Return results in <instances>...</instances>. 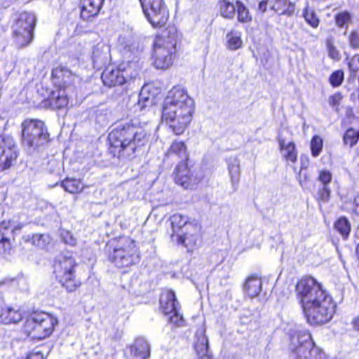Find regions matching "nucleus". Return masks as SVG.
I'll return each mask as SVG.
<instances>
[{"mask_svg": "<svg viewBox=\"0 0 359 359\" xmlns=\"http://www.w3.org/2000/svg\"><path fill=\"white\" fill-rule=\"evenodd\" d=\"M323 148V140L318 135L313 136L311 142V154L314 157L320 155Z\"/></svg>", "mask_w": 359, "mask_h": 359, "instance_id": "nucleus-40", "label": "nucleus"}, {"mask_svg": "<svg viewBox=\"0 0 359 359\" xmlns=\"http://www.w3.org/2000/svg\"><path fill=\"white\" fill-rule=\"evenodd\" d=\"M160 304L165 315L171 314L173 311L180 309L179 303L172 290L163 292L160 299Z\"/></svg>", "mask_w": 359, "mask_h": 359, "instance_id": "nucleus-21", "label": "nucleus"}, {"mask_svg": "<svg viewBox=\"0 0 359 359\" xmlns=\"http://www.w3.org/2000/svg\"><path fill=\"white\" fill-rule=\"evenodd\" d=\"M144 15L154 27H162L169 18V12L163 0H139Z\"/></svg>", "mask_w": 359, "mask_h": 359, "instance_id": "nucleus-13", "label": "nucleus"}, {"mask_svg": "<svg viewBox=\"0 0 359 359\" xmlns=\"http://www.w3.org/2000/svg\"><path fill=\"white\" fill-rule=\"evenodd\" d=\"M351 325L354 330L359 331V314L353 318Z\"/></svg>", "mask_w": 359, "mask_h": 359, "instance_id": "nucleus-55", "label": "nucleus"}, {"mask_svg": "<svg viewBox=\"0 0 359 359\" xmlns=\"http://www.w3.org/2000/svg\"><path fill=\"white\" fill-rule=\"evenodd\" d=\"M236 6L229 0H220L218 2L219 13L224 18L231 19L233 18Z\"/></svg>", "mask_w": 359, "mask_h": 359, "instance_id": "nucleus-30", "label": "nucleus"}, {"mask_svg": "<svg viewBox=\"0 0 359 359\" xmlns=\"http://www.w3.org/2000/svg\"><path fill=\"white\" fill-rule=\"evenodd\" d=\"M241 32L237 30H231L226 36V47L231 50H236L243 46Z\"/></svg>", "mask_w": 359, "mask_h": 359, "instance_id": "nucleus-29", "label": "nucleus"}, {"mask_svg": "<svg viewBox=\"0 0 359 359\" xmlns=\"http://www.w3.org/2000/svg\"><path fill=\"white\" fill-rule=\"evenodd\" d=\"M149 138V135L146 130L137 123H121L108 135L109 151L118 158H130L147 144Z\"/></svg>", "mask_w": 359, "mask_h": 359, "instance_id": "nucleus-2", "label": "nucleus"}, {"mask_svg": "<svg viewBox=\"0 0 359 359\" xmlns=\"http://www.w3.org/2000/svg\"><path fill=\"white\" fill-rule=\"evenodd\" d=\"M64 189L71 194L78 193L82 191L83 184L79 180L66 178L61 183Z\"/></svg>", "mask_w": 359, "mask_h": 359, "instance_id": "nucleus-31", "label": "nucleus"}, {"mask_svg": "<svg viewBox=\"0 0 359 359\" xmlns=\"http://www.w3.org/2000/svg\"><path fill=\"white\" fill-rule=\"evenodd\" d=\"M262 281L257 276H249L244 285V291L250 298L257 297L262 291Z\"/></svg>", "mask_w": 359, "mask_h": 359, "instance_id": "nucleus-25", "label": "nucleus"}, {"mask_svg": "<svg viewBox=\"0 0 359 359\" xmlns=\"http://www.w3.org/2000/svg\"><path fill=\"white\" fill-rule=\"evenodd\" d=\"M194 109L184 108L174 114L166 115L162 113V121L172 130L175 135L184 133L192 120Z\"/></svg>", "mask_w": 359, "mask_h": 359, "instance_id": "nucleus-14", "label": "nucleus"}, {"mask_svg": "<svg viewBox=\"0 0 359 359\" xmlns=\"http://www.w3.org/2000/svg\"><path fill=\"white\" fill-rule=\"evenodd\" d=\"M14 68L13 63L7 60H0V82L7 79Z\"/></svg>", "mask_w": 359, "mask_h": 359, "instance_id": "nucleus-36", "label": "nucleus"}, {"mask_svg": "<svg viewBox=\"0 0 359 359\" xmlns=\"http://www.w3.org/2000/svg\"><path fill=\"white\" fill-rule=\"evenodd\" d=\"M148 90V88L144 86L142 88L140 94V99L138 104L141 105L142 108L146 107L149 104L152 103V100H150L149 97L145 95V93Z\"/></svg>", "mask_w": 359, "mask_h": 359, "instance_id": "nucleus-48", "label": "nucleus"}, {"mask_svg": "<svg viewBox=\"0 0 359 359\" xmlns=\"http://www.w3.org/2000/svg\"><path fill=\"white\" fill-rule=\"evenodd\" d=\"M334 229L343 236V238H346L351 231V224L346 217H341L334 223Z\"/></svg>", "mask_w": 359, "mask_h": 359, "instance_id": "nucleus-34", "label": "nucleus"}, {"mask_svg": "<svg viewBox=\"0 0 359 359\" xmlns=\"http://www.w3.org/2000/svg\"><path fill=\"white\" fill-rule=\"evenodd\" d=\"M13 283V280H1V281H0V289H1V288L2 289L6 288L9 285H11Z\"/></svg>", "mask_w": 359, "mask_h": 359, "instance_id": "nucleus-58", "label": "nucleus"}, {"mask_svg": "<svg viewBox=\"0 0 359 359\" xmlns=\"http://www.w3.org/2000/svg\"><path fill=\"white\" fill-rule=\"evenodd\" d=\"M332 178V173L327 170H322L319 172L318 180L323 186H328Z\"/></svg>", "mask_w": 359, "mask_h": 359, "instance_id": "nucleus-45", "label": "nucleus"}, {"mask_svg": "<svg viewBox=\"0 0 359 359\" xmlns=\"http://www.w3.org/2000/svg\"><path fill=\"white\" fill-rule=\"evenodd\" d=\"M290 348L296 359H321L323 353L315 346L311 335L306 329L295 330L291 334Z\"/></svg>", "mask_w": 359, "mask_h": 359, "instance_id": "nucleus-7", "label": "nucleus"}, {"mask_svg": "<svg viewBox=\"0 0 359 359\" xmlns=\"http://www.w3.org/2000/svg\"><path fill=\"white\" fill-rule=\"evenodd\" d=\"M200 359H213L208 353V347H205V351L196 350Z\"/></svg>", "mask_w": 359, "mask_h": 359, "instance_id": "nucleus-52", "label": "nucleus"}, {"mask_svg": "<svg viewBox=\"0 0 359 359\" xmlns=\"http://www.w3.org/2000/svg\"><path fill=\"white\" fill-rule=\"evenodd\" d=\"M196 224L194 222H189L188 217L185 215L175 214L171 217L172 235L183 233L184 231H189V225L194 226Z\"/></svg>", "mask_w": 359, "mask_h": 359, "instance_id": "nucleus-24", "label": "nucleus"}, {"mask_svg": "<svg viewBox=\"0 0 359 359\" xmlns=\"http://www.w3.org/2000/svg\"><path fill=\"white\" fill-rule=\"evenodd\" d=\"M353 211L359 215V194L355 197L353 201Z\"/></svg>", "mask_w": 359, "mask_h": 359, "instance_id": "nucleus-54", "label": "nucleus"}, {"mask_svg": "<svg viewBox=\"0 0 359 359\" xmlns=\"http://www.w3.org/2000/svg\"><path fill=\"white\" fill-rule=\"evenodd\" d=\"M348 65L351 73H357L359 71V55H355L351 57Z\"/></svg>", "mask_w": 359, "mask_h": 359, "instance_id": "nucleus-50", "label": "nucleus"}, {"mask_svg": "<svg viewBox=\"0 0 359 359\" xmlns=\"http://www.w3.org/2000/svg\"><path fill=\"white\" fill-rule=\"evenodd\" d=\"M126 355L128 359H149L150 345L144 338H137L133 344L127 346Z\"/></svg>", "mask_w": 359, "mask_h": 359, "instance_id": "nucleus-19", "label": "nucleus"}, {"mask_svg": "<svg viewBox=\"0 0 359 359\" xmlns=\"http://www.w3.org/2000/svg\"><path fill=\"white\" fill-rule=\"evenodd\" d=\"M175 170V180L176 183L185 189L191 188L201 180V177L194 175L185 162H180Z\"/></svg>", "mask_w": 359, "mask_h": 359, "instance_id": "nucleus-18", "label": "nucleus"}, {"mask_svg": "<svg viewBox=\"0 0 359 359\" xmlns=\"http://www.w3.org/2000/svg\"><path fill=\"white\" fill-rule=\"evenodd\" d=\"M177 39V32L174 27L156 36L154 43V65L156 69H165L172 65Z\"/></svg>", "mask_w": 359, "mask_h": 359, "instance_id": "nucleus-6", "label": "nucleus"}, {"mask_svg": "<svg viewBox=\"0 0 359 359\" xmlns=\"http://www.w3.org/2000/svg\"><path fill=\"white\" fill-rule=\"evenodd\" d=\"M179 310L173 311L169 317V321L177 327L182 326L184 323L183 317L180 314Z\"/></svg>", "mask_w": 359, "mask_h": 359, "instance_id": "nucleus-46", "label": "nucleus"}, {"mask_svg": "<svg viewBox=\"0 0 359 359\" xmlns=\"http://www.w3.org/2000/svg\"><path fill=\"white\" fill-rule=\"evenodd\" d=\"M22 143L28 147L43 144L48 137L44 123L39 119H26L22 123Z\"/></svg>", "mask_w": 359, "mask_h": 359, "instance_id": "nucleus-10", "label": "nucleus"}, {"mask_svg": "<svg viewBox=\"0 0 359 359\" xmlns=\"http://www.w3.org/2000/svg\"><path fill=\"white\" fill-rule=\"evenodd\" d=\"M26 359H43L42 353L39 352L31 353Z\"/></svg>", "mask_w": 359, "mask_h": 359, "instance_id": "nucleus-56", "label": "nucleus"}, {"mask_svg": "<svg viewBox=\"0 0 359 359\" xmlns=\"http://www.w3.org/2000/svg\"><path fill=\"white\" fill-rule=\"evenodd\" d=\"M76 262L73 257L61 256L54 264V273L56 278L68 292H73L80 286V282L75 278Z\"/></svg>", "mask_w": 359, "mask_h": 359, "instance_id": "nucleus-9", "label": "nucleus"}, {"mask_svg": "<svg viewBox=\"0 0 359 359\" xmlns=\"http://www.w3.org/2000/svg\"><path fill=\"white\" fill-rule=\"evenodd\" d=\"M278 142L282 156L287 161L295 163L297 159V151L294 143L293 142H285L282 139H279Z\"/></svg>", "mask_w": 359, "mask_h": 359, "instance_id": "nucleus-26", "label": "nucleus"}, {"mask_svg": "<svg viewBox=\"0 0 359 359\" xmlns=\"http://www.w3.org/2000/svg\"><path fill=\"white\" fill-rule=\"evenodd\" d=\"M108 258L118 268L128 267L140 260V252L134 240L123 236L108 244Z\"/></svg>", "mask_w": 359, "mask_h": 359, "instance_id": "nucleus-5", "label": "nucleus"}, {"mask_svg": "<svg viewBox=\"0 0 359 359\" xmlns=\"http://www.w3.org/2000/svg\"><path fill=\"white\" fill-rule=\"evenodd\" d=\"M227 168L231 184L235 187L238 183L241 174L240 161L238 157L231 156L227 159Z\"/></svg>", "mask_w": 359, "mask_h": 359, "instance_id": "nucleus-28", "label": "nucleus"}, {"mask_svg": "<svg viewBox=\"0 0 359 359\" xmlns=\"http://www.w3.org/2000/svg\"><path fill=\"white\" fill-rule=\"evenodd\" d=\"M35 23L36 17L33 13L24 12L19 15L13 27L15 41L19 47H24L31 43Z\"/></svg>", "mask_w": 359, "mask_h": 359, "instance_id": "nucleus-11", "label": "nucleus"}, {"mask_svg": "<svg viewBox=\"0 0 359 359\" xmlns=\"http://www.w3.org/2000/svg\"><path fill=\"white\" fill-rule=\"evenodd\" d=\"M8 319L6 318L5 324L17 323L22 318V314L20 311L9 308V314H8Z\"/></svg>", "mask_w": 359, "mask_h": 359, "instance_id": "nucleus-44", "label": "nucleus"}, {"mask_svg": "<svg viewBox=\"0 0 359 359\" xmlns=\"http://www.w3.org/2000/svg\"><path fill=\"white\" fill-rule=\"evenodd\" d=\"M91 59L95 68H101L107 64L111 59L109 46L103 41L93 46Z\"/></svg>", "mask_w": 359, "mask_h": 359, "instance_id": "nucleus-20", "label": "nucleus"}, {"mask_svg": "<svg viewBox=\"0 0 359 359\" xmlns=\"http://www.w3.org/2000/svg\"><path fill=\"white\" fill-rule=\"evenodd\" d=\"M167 158H176L180 162H185L189 157L187 148L185 143L182 141H173L170 148L165 153Z\"/></svg>", "mask_w": 359, "mask_h": 359, "instance_id": "nucleus-23", "label": "nucleus"}, {"mask_svg": "<svg viewBox=\"0 0 359 359\" xmlns=\"http://www.w3.org/2000/svg\"><path fill=\"white\" fill-rule=\"evenodd\" d=\"M23 224L13 220H4L0 223V249L5 252L11 248V236L17 234Z\"/></svg>", "mask_w": 359, "mask_h": 359, "instance_id": "nucleus-16", "label": "nucleus"}, {"mask_svg": "<svg viewBox=\"0 0 359 359\" xmlns=\"http://www.w3.org/2000/svg\"><path fill=\"white\" fill-rule=\"evenodd\" d=\"M18 156V147L9 136L0 137V172L13 165Z\"/></svg>", "mask_w": 359, "mask_h": 359, "instance_id": "nucleus-15", "label": "nucleus"}, {"mask_svg": "<svg viewBox=\"0 0 359 359\" xmlns=\"http://www.w3.org/2000/svg\"><path fill=\"white\" fill-rule=\"evenodd\" d=\"M273 1L274 0H268V1L269 2V4H272L273 3Z\"/></svg>", "mask_w": 359, "mask_h": 359, "instance_id": "nucleus-60", "label": "nucleus"}, {"mask_svg": "<svg viewBox=\"0 0 359 359\" xmlns=\"http://www.w3.org/2000/svg\"><path fill=\"white\" fill-rule=\"evenodd\" d=\"M344 80V72L341 70L334 72L330 76V84L334 87L340 86Z\"/></svg>", "mask_w": 359, "mask_h": 359, "instance_id": "nucleus-42", "label": "nucleus"}, {"mask_svg": "<svg viewBox=\"0 0 359 359\" xmlns=\"http://www.w3.org/2000/svg\"><path fill=\"white\" fill-rule=\"evenodd\" d=\"M27 241H31L32 244L40 248H45L50 241V236L48 234H34L29 238L27 237Z\"/></svg>", "mask_w": 359, "mask_h": 359, "instance_id": "nucleus-35", "label": "nucleus"}, {"mask_svg": "<svg viewBox=\"0 0 359 359\" xmlns=\"http://www.w3.org/2000/svg\"><path fill=\"white\" fill-rule=\"evenodd\" d=\"M351 20V14L347 11L340 12L335 15V22L339 27H347Z\"/></svg>", "mask_w": 359, "mask_h": 359, "instance_id": "nucleus-39", "label": "nucleus"}, {"mask_svg": "<svg viewBox=\"0 0 359 359\" xmlns=\"http://www.w3.org/2000/svg\"><path fill=\"white\" fill-rule=\"evenodd\" d=\"M194 109V102L187 94V91L179 87H174L168 91L165 97L162 113L166 115H171L177 111L183 110L184 108Z\"/></svg>", "mask_w": 359, "mask_h": 359, "instance_id": "nucleus-12", "label": "nucleus"}, {"mask_svg": "<svg viewBox=\"0 0 359 359\" xmlns=\"http://www.w3.org/2000/svg\"><path fill=\"white\" fill-rule=\"evenodd\" d=\"M57 323V319L47 313L34 312L27 318L23 329L28 336L41 340L52 334Z\"/></svg>", "mask_w": 359, "mask_h": 359, "instance_id": "nucleus-8", "label": "nucleus"}, {"mask_svg": "<svg viewBox=\"0 0 359 359\" xmlns=\"http://www.w3.org/2000/svg\"><path fill=\"white\" fill-rule=\"evenodd\" d=\"M268 4H269L268 0L260 1L259 4V10L261 11L262 13L265 12L266 11V7Z\"/></svg>", "mask_w": 359, "mask_h": 359, "instance_id": "nucleus-57", "label": "nucleus"}, {"mask_svg": "<svg viewBox=\"0 0 359 359\" xmlns=\"http://www.w3.org/2000/svg\"><path fill=\"white\" fill-rule=\"evenodd\" d=\"M358 140L359 132L352 128L348 129L344 135V143L350 147L355 145Z\"/></svg>", "mask_w": 359, "mask_h": 359, "instance_id": "nucleus-38", "label": "nucleus"}, {"mask_svg": "<svg viewBox=\"0 0 359 359\" xmlns=\"http://www.w3.org/2000/svg\"><path fill=\"white\" fill-rule=\"evenodd\" d=\"M77 79V76L65 67L59 65L54 67L52 70V81L55 89L44 100L43 107L53 109L65 107L69 102L68 93L73 88L72 85Z\"/></svg>", "mask_w": 359, "mask_h": 359, "instance_id": "nucleus-4", "label": "nucleus"}, {"mask_svg": "<svg viewBox=\"0 0 359 359\" xmlns=\"http://www.w3.org/2000/svg\"><path fill=\"white\" fill-rule=\"evenodd\" d=\"M199 231L200 228L197 224L194 226L189 225V231H186L183 233L171 235V239L177 244L183 245L187 248L188 251H192L198 245L199 241Z\"/></svg>", "mask_w": 359, "mask_h": 359, "instance_id": "nucleus-17", "label": "nucleus"}, {"mask_svg": "<svg viewBox=\"0 0 359 359\" xmlns=\"http://www.w3.org/2000/svg\"><path fill=\"white\" fill-rule=\"evenodd\" d=\"M61 238L63 242L71 246H74L76 244V239L68 231L62 230L60 233Z\"/></svg>", "mask_w": 359, "mask_h": 359, "instance_id": "nucleus-47", "label": "nucleus"}, {"mask_svg": "<svg viewBox=\"0 0 359 359\" xmlns=\"http://www.w3.org/2000/svg\"><path fill=\"white\" fill-rule=\"evenodd\" d=\"M330 195V189L327 186H323L318 191V197L319 199L322 201H327Z\"/></svg>", "mask_w": 359, "mask_h": 359, "instance_id": "nucleus-51", "label": "nucleus"}, {"mask_svg": "<svg viewBox=\"0 0 359 359\" xmlns=\"http://www.w3.org/2000/svg\"><path fill=\"white\" fill-rule=\"evenodd\" d=\"M271 8L278 15H292L295 10V4L289 0H274Z\"/></svg>", "mask_w": 359, "mask_h": 359, "instance_id": "nucleus-27", "label": "nucleus"}, {"mask_svg": "<svg viewBox=\"0 0 359 359\" xmlns=\"http://www.w3.org/2000/svg\"><path fill=\"white\" fill-rule=\"evenodd\" d=\"M343 95L341 93L337 92L330 95L328 98V103L330 107L336 111H339V106L342 100Z\"/></svg>", "mask_w": 359, "mask_h": 359, "instance_id": "nucleus-43", "label": "nucleus"}, {"mask_svg": "<svg viewBox=\"0 0 359 359\" xmlns=\"http://www.w3.org/2000/svg\"><path fill=\"white\" fill-rule=\"evenodd\" d=\"M104 0H81V17L88 20L100 12Z\"/></svg>", "mask_w": 359, "mask_h": 359, "instance_id": "nucleus-22", "label": "nucleus"}, {"mask_svg": "<svg viewBox=\"0 0 359 359\" xmlns=\"http://www.w3.org/2000/svg\"><path fill=\"white\" fill-rule=\"evenodd\" d=\"M123 60L117 68L107 67L102 74L104 86L112 87L123 85L139 75L142 68L140 51L135 43L126 44L121 50Z\"/></svg>", "mask_w": 359, "mask_h": 359, "instance_id": "nucleus-3", "label": "nucleus"}, {"mask_svg": "<svg viewBox=\"0 0 359 359\" xmlns=\"http://www.w3.org/2000/svg\"><path fill=\"white\" fill-rule=\"evenodd\" d=\"M302 15L305 21L313 28H316L319 25L320 20L315 11L309 6L308 2L303 10Z\"/></svg>", "mask_w": 359, "mask_h": 359, "instance_id": "nucleus-32", "label": "nucleus"}, {"mask_svg": "<svg viewBox=\"0 0 359 359\" xmlns=\"http://www.w3.org/2000/svg\"><path fill=\"white\" fill-rule=\"evenodd\" d=\"M196 341L195 343V349L205 351V347H208V339L205 335V329L203 327L198 328L195 334Z\"/></svg>", "mask_w": 359, "mask_h": 359, "instance_id": "nucleus-33", "label": "nucleus"}, {"mask_svg": "<svg viewBox=\"0 0 359 359\" xmlns=\"http://www.w3.org/2000/svg\"><path fill=\"white\" fill-rule=\"evenodd\" d=\"M238 20L241 22H248L251 21L252 17L247 8L239 1H236Z\"/></svg>", "mask_w": 359, "mask_h": 359, "instance_id": "nucleus-37", "label": "nucleus"}, {"mask_svg": "<svg viewBox=\"0 0 359 359\" xmlns=\"http://www.w3.org/2000/svg\"><path fill=\"white\" fill-rule=\"evenodd\" d=\"M348 41L351 48L354 49L359 48V32L352 31L348 36Z\"/></svg>", "mask_w": 359, "mask_h": 359, "instance_id": "nucleus-49", "label": "nucleus"}, {"mask_svg": "<svg viewBox=\"0 0 359 359\" xmlns=\"http://www.w3.org/2000/svg\"><path fill=\"white\" fill-rule=\"evenodd\" d=\"M356 254H357L358 258L359 259V244L356 247Z\"/></svg>", "mask_w": 359, "mask_h": 359, "instance_id": "nucleus-59", "label": "nucleus"}, {"mask_svg": "<svg viewBox=\"0 0 359 359\" xmlns=\"http://www.w3.org/2000/svg\"><path fill=\"white\" fill-rule=\"evenodd\" d=\"M297 298L307 321L312 325L329 322L335 313L336 304L315 278H302L296 285Z\"/></svg>", "mask_w": 359, "mask_h": 359, "instance_id": "nucleus-1", "label": "nucleus"}, {"mask_svg": "<svg viewBox=\"0 0 359 359\" xmlns=\"http://www.w3.org/2000/svg\"><path fill=\"white\" fill-rule=\"evenodd\" d=\"M326 47L328 51V55L333 60H339V52L334 46L333 39L330 38L326 40Z\"/></svg>", "mask_w": 359, "mask_h": 359, "instance_id": "nucleus-41", "label": "nucleus"}, {"mask_svg": "<svg viewBox=\"0 0 359 359\" xmlns=\"http://www.w3.org/2000/svg\"><path fill=\"white\" fill-rule=\"evenodd\" d=\"M9 308H3L0 306V320L3 323H5L6 318L8 319Z\"/></svg>", "mask_w": 359, "mask_h": 359, "instance_id": "nucleus-53", "label": "nucleus"}]
</instances>
